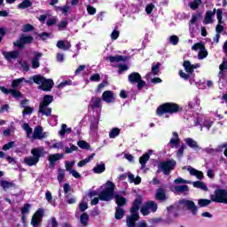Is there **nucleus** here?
Wrapping results in <instances>:
<instances>
[{
    "label": "nucleus",
    "instance_id": "nucleus-37",
    "mask_svg": "<svg viewBox=\"0 0 227 227\" xmlns=\"http://www.w3.org/2000/svg\"><path fill=\"white\" fill-rule=\"evenodd\" d=\"M72 133V128H68L67 124H62L61 129L59 131V135L60 137H65V134H71Z\"/></svg>",
    "mask_w": 227,
    "mask_h": 227
},
{
    "label": "nucleus",
    "instance_id": "nucleus-41",
    "mask_svg": "<svg viewBox=\"0 0 227 227\" xmlns=\"http://www.w3.org/2000/svg\"><path fill=\"white\" fill-rule=\"evenodd\" d=\"M189 31L192 38H194V36H196V32L198 31V25L194 23H189Z\"/></svg>",
    "mask_w": 227,
    "mask_h": 227
},
{
    "label": "nucleus",
    "instance_id": "nucleus-42",
    "mask_svg": "<svg viewBox=\"0 0 227 227\" xmlns=\"http://www.w3.org/2000/svg\"><path fill=\"white\" fill-rule=\"evenodd\" d=\"M32 5H33V3H31L29 0H24L22 3H20L18 5V8L20 10H26V8H31Z\"/></svg>",
    "mask_w": 227,
    "mask_h": 227
},
{
    "label": "nucleus",
    "instance_id": "nucleus-50",
    "mask_svg": "<svg viewBox=\"0 0 227 227\" xmlns=\"http://www.w3.org/2000/svg\"><path fill=\"white\" fill-rule=\"evenodd\" d=\"M198 203H199V206H200L201 207H208V205L212 203V200H207V199H200L198 200Z\"/></svg>",
    "mask_w": 227,
    "mask_h": 227
},
{
    "label": "nucleus",
    "instance_id": "nucleus-49",
    "mask_svg": "<svg viewBox=\"0 0 227 227\" xmlns=\"http://www.w3.org/2000/svg\"><path fill=\"white\" fill-rule=\"evenodd\" d=\"M31 210V204H25L21 208V215H28Z\"/></svg>",
    "mask_w": 227,
    "mask_h": 227
},
{
    "label": "nucleus",
    "instance_id": "nucleus-28",
    "mask_svg": "<svg viewBox=\"0 0 227 227\" xmlns=\"http://www.w3.org/2000/svg\"><path fill=\"white\" fill-rule=\"evenodd\" d=\"M184 143L189 146V148H192V150H200L201 148L198 145V142L196 140L187 137L184 139Z\"/></svg>",
    "mask_w": 227,
    "mask_h": 227
},
{
    "label": "nucleus",
    "instance_id": "nucleus-64",
    "mask_svg": "<svg viewBox=\"0 0 227 227\" xmlns=\"http://www.w3.org/2000/svg\"><path fill=\"white\" fill-rule=\"evenodd\" d=\"M150 209L147 207L146 204L141 207V214L144 215H148L150 214Z\"/></svg>",
    "mask_w": 227,
    "mask_h": 227
},
{
    "label": "nucleus",
    "instance_id": "nucleus-45",
    "mask_svg": "<svg viewBox=\"0 0 227 227\" xmlns=\"http://www.w3.org/2000/svg\"><path fill=\"white\" fill-rule=\"evenodd\" d=\"M145 205L147 206V207L151 212H157L158 207H157V203H155V201L150 200L146 202Z\"/></svg>",
    "mask_w": 227,
    "mask_h": 227
},
{
    "label": "nucleus",
    "instance_id": "nucleus-62",
    "mask_svg": "<svg viewBox=\"0 0 227 227\" xmlns=\"http://www.w3.org/2000/svg\"><path fill=\"white\" fill-rule=\"evenodd\" d=\"M78 147L70 144V147H66V153H73V152H77Z\"/></svg>",
    "mask_w": 227,
    "mask_h": 227
},
{
    "label": "nucleus",
    "instance_id": "nucleus-7",
    "mask_svg": "<svg viewBox=\"0 0 227 227\" xmlns=\"http://www.w3.org/2000/svg\"><path fill=\"white\" fill-rule=\"evenodd\" d=\"M183 67L186 73L180 70L179 75H180L181 79H184V81H187V79H191V77H192V73L194 72V69L200 68V64L192 65V64H191V61L184 60L183 63Z\"/></svg>",
    "mask_w": 227,
    "mask_h": 227
},
{
    "label": "nucleus",
    "instance_id": "nucleus-1",
    "mask_svg": "<svg viewBox=\"0 0 227 227\" xmlns=\"http://www.w3.org/2000/svg\"><path fill=\"white\" fill-rule=\"evenodd\" d=\"M90 109L93 111V114L90 117V129L91 132L98 130V122L100 121V114L102 113V99L93 97L89 104Z\"/></svg>",
    "mask_w": 227,
    "mask_h": 227
},
{
    "label": "nucleus",
    "instance_id": "nucleus-56",
    "mask_svg": "<svg viewBox=\"0 0 227 227\" xmlns=\"http://www.w3.org/2000/svg\"><path fill=\"white\" fill-rule=\"evenodd\" d=\"M23 130L27 132V137H29V136H31V134H33V129H31V127L29 126L28 123L23 124Z\"/></svg>",
    "mask_w": 227,
    "mask_h": 227
},
{
    "label": "nucleus",
    "instance_id": "nucleus-52",
    "mask_svg": "<svg viewBox=\"0 0 227 227\" xmlns=\"http://www.w3.org/2000/svg\"><path fill=\"white\" fill-rule=\"evenodd\" d=\"M58 181L59 184H61V182H63V180L65 179V169L59 168L58 170Z\"/></svg>",
    "mask_w": 227,
    "mask_h": 227
},
{
    "label": "nucleus",
    "instance_id": "nucleus-14",
    "mask_svg": "<svg viewBox=\"0 0 227 227\" xmlns=\"http://www.w3.org/2000/svg\"><path fill=\"white\" fill-rule=\"evenodd\" d=\"M33 42V36L21 35L20 38L13 43L14 47L18 49H24L25 45Z\"/></svg>",
    "mask_w": 227,
    "mask_h": 227
},
{
    "label": "nucleus",
    "instance_id": "nucleus-17",
    "mask_svg": "<svg viewBox=\"0 0 227 227\" xmlns=\"http://www.w3.org/2000/svg\"><path fill=\"white\" fill-rule=\"evenodd\" d=\"M23 84H33V77H30L28 80H27L24 77L15 79L12 82V88H22Z\"/></svg>",
    "mask_w": 227,
    "mask_h": 227
},
{
    "label": "nucleus",
    "instance_id": "nucleus-63",
    "mask_svg": "<svg viewBox=\"0 0 227 227\" xmlns=\"http://www.w3.org/2000/svg\"><path fill=\"white\" fill-rule=\"evenodd\" d=\"M87 12L89 15H95V13H97V9L92 5H87Z\"/></svg>",
    "mask_w": 227,
    "mask_h": 227
},
{
    "label": "nucleus",
    "instance_id": "nucleus-18",
    "mask_svg": "<svg viewBox=\"0 0 227 227\" xmlns=\"http://www.w3.org/2000/svg\"><path fill=\"white\" fill-rule=\"evenodd\" d=\"M102 100L106 104H114V102H116V95L111 90H106L102 94Z\"/></svg>",
    "mask_w": 227,
    "mask_h": 227
},
{
    "label": "nucleus",
    "instance_id": "nucleus-25",
    "mask_svg": "<svg viewBox=\"0 0 227 227\" xmlns=\"http://www.w3.org/2000/svg\"><path fill=\"white\" fill-rule=\"evenodd\" d=\"M153 151L149 150L147 153L143 154L139 158V164H141V169H145L146 168V162L150 160V156L152 155Z\"/></svg>",
    "mask_w": 227,
    "mask_h": 227
},
{
    "label": "nucleus",
    "instance_id": "nucleus-13",
    "mask_svg": "<svg viewBox=\"0 0 227 227\" xmlns=\"http://www.w3.org/2000/svg\"><path fill=\"white\" fill-rule=\"evenodd\" d=\"M175 166H176V161L174 160H168L167 161H161L159 163L158 168L160 171L164 173V175H169V173L175 169Z\"/></svg>",
    "mask_w": 227,
    "mask_h": 227
},
{
    "label": "nucleus",
    "instance_id": "nucleus-46",
    "mask_svg": "<svg viewBox=\"0 0 227 227\" xmlns=\"http://www.w3.org/2000/svg\"><path fill=\"white\" fill-rule=\"evenodd\" d=\"M168 43L171 45H178V42H180V38L177 35H170L168 38Z\"/></svg>",
    "mask_w": 227,
    "mask_h": 227
},
{
    "label": "nucleus",
    "instance_id": "nucleus-21",
    "mask_svg": "<svg viewBox=\"0 0 227 227\" xmlns=\"http://www.w3.org/2000/svg\"><path fill=\"white\" fill-rule=\"evenodd\" d=\"M172 192L175 194H189V186L186 184L184 185H176L172 188Z\"/></svg>",
    "mask_w": 227,
    "mask_h": 227
},
{
    "label": "nucleus",
    "instance_id": "nucleus-29",
    "mask_svg": "<svg viewBox=\"0 0 227 227\" xmlns=\"http://www.w3.org/2000/svg\"><path fill=\"white\" fill-rule=\"evenodd\" d=\"M186 169L187 171H189L190 175H192V176H196L199 180H202L203 172L199 171L191 166L186 167Z\"/></svg>",
    "mask_w": 227,
    "mask_h": 227
},
{
    "label": "nucleus",
    "instance_id": "nucleus-32",
    "mask_svg": "<svg viewBox=\"0 0 227 227\" xmlns=\"http://www.w3.org/2000/svg\"><path fill=\"white\" fill-rule=\"evenodd\" d=\"M58 49H61L62 51H69V49L72 47V44L70 43V41H58L57 43Z\"/></svg>",
    "mask_w": 227,
    "mask_h": 227
},
{
    "label": "nucleus",
    "instance_id": "nucleus-3",
    "mask_svg": "<svg viewBox=\"0 0 227 227\" xmlns=\"http://www.w3.org/2000/svg\"><path fill=\"white\" fill-rule=\"evenodd\" d=\"M180 111V106L175 103H166L160 106L156 113L158 116H164L165 118H169V114H175V113H178Z\"/></svg>",
    "mask_w": 227,
    "mask_h": 227
},
{
    "label": "nucleus",
    "instance_id": "nucleus-51",
    "mask_svg": "<svg viewBox=\"0 0 227 227\" xmlns=\"http://www.w3.org/2000/svg\"><path fill=\"white\" fill-rule=\"evenodd\" d=\"M201 19V14L196 13L192 15V20H190V24L198 25V20Z\"/></svg>",
    "mask_w": 227,
    "mask_h": 227
},
{
    "label": "nucleus",
    "instance_id": "nucleus-53",
    "mask_svg": "<svg viewBox=\"0 0 227 227\" xmlns=\"http://www.w3.org/2000/svg\"><path fill=\"white\" fill-rule=\"evenodd\" d=\"M227 75V71L224 69H220V72L218 74V82H221V81H225Z\"/></svg>",
    "mask_w": 227,
    "mask_h": 227
},
{
    "label": "nucleus",
    "instance_id": "nucleus-4",
    "mask_svg": "<svg viewBox=\"0 0 227 227\" xmlns=\"http://www.w3.org/2000/svg\"><path fill=\"white\" fill-rule=\"evenodd\" d=\"M98 194V198L101 201H111L114 198V184L111 181H107Z\"/></svg>",
    "mask_w": 227,
    "mask_h": 227
},
{
    "label": "nucleus",
    "instance_id": "nucleus-20",
    "mask_svg": "<svg viewBox=\"0 0 227 227\" xmlns=\"http://www.w3.org/2000/svg\"><path fill=\"white\" fill-rule=\"evenodd\" d=\"M179 145H180V137H178V133H176V131H174L172 133V137L167 146L168 148H178Z\"/></svg>",
    "mask_w": 227,
    "mask_h": 227
},
{
    "label": "nucleus",
    "instance_id": "nucleus-36",
    "mask_svg": "<svg viewBox=\"0 0 227 227\" xmlns=\"http://www.w3.org/2000/svg\"><path fill=\"white\" fill-rule=\"evenodd\" d=\"M107 59H109L111 63H120V61H127V57L121 55L109 56Z\"/></svg>",
    "mask_w": 227,
    "mask_h": 227
},
{
    "label": "nucleus",
    "instance_id": "nucleus-16",
    "mask_svg": "<svg viewBox=\"0 0 227 227\" xmlns=\"http://www.w3.org/2000/svg\"><path fill=\"white\" fill-rule=\"evenodd\" d=\"M43 214H45L43 208H39L38 211L34 214L31 220V224L33 227L40 226V223H42V219L43 218Z\"/></svg>",
    "mask_w": 227,
    "mask_h": 227
},
{
    "label": "nucleus",
    "instance_id": "nucleus-61",
    "mask_svg": "<svg viewBox=\"0 0 227 227\" xmlns=\"http://www.w3.org/2000/svg\"><path fill=\"white\" fill-rule=\"evenodd\" d=\"M80 212H85V210H88V202L85 200H82L79 205Z\"/></svg>",
    "mask_w": 227,
    "mask_h": 227
},
{
    "label": "nucleus",
    "instance_id": "nucleus-58",
    "mask_svg": "<svg viewBox=\"0 0 227 227\" xmlns=\"http://www.w3.org/2000/svg\"><path fill=\"white\" fill-rule=\"evenodd\" d=\"M155 75H150L149 81L153 83V84H160V82H162V80L159 77H154Z\"/></svg>",
    "mask_w": 227,
    "mask_h": 227
},
{
    "label": "nucleus",
    "instance_id": "nucleus-39",
    "mask_svg": "<svg viewBox=\"0 0 227 227\" xmlns=\"http://www.w3.org/2000/svg\"><path fill=\"white\" fill-rule=\"evenodd\" d=\"M193 187L196 189H201V191H208V187H207V184L201 181H195L192 183Z\"/></svg>",
    "mask_w": 227,
    "mask_h": 227
},
{
    "label": "nucleus",
    "instance_id": "nucleus-10",
    "mask_svg": "<svg viewBox=\"0 0 227 227\" xmlns=\"http://www.w3.org/2000/svg\"><path fill=\"white\" fill-rule=\"evenodd\" d=\"M115 201L118 206L115 211V219H123V215H125V210H123V208H121V207H123V205L127 203V200L121 195H116Z\"/></svg>",
    "mask_w": 227,
    "mask_h": 227
},
{
    "label": "nucleus",
    "instance_id": "nucleus-22",
    "mask_svg": "<svg viewBox=\"0 0 227 227\" xmlns=\"http://www.w3.org/2000/svg\"><path fill=\"white\" fill-rule=\"evenodd\" d=\"M3 56L5 58L7 61H12V59H17L20 56L19 51H2Z\"/></svg>",
    "mask_w": 227,
    "mask_h": 227
},
{
    "label": "nucleus",
    "instance_id": "nucleus-43",
    "mask_svg": "<svg viewBox=\"0 0 227 227\" xmlns=\"http://www.w3.org/2000/svg\"><path fill=\"white\" fill-rule=\"evenodd\" d=\"M88 221H90V215L87 213H83L80 216L81 224L83 226H88Z\"/></svg>",
    "mask_w": 227,
    "mask_h": 227
},
{
    "label": "nucleus",
    "instance_id": "nucleus-55",
    "mask_svg": "<svg viewBox=\"0 0 227 227\" xmlns=\"http://www.w3.org/2000/svg\"><path fill=\"white\" fill-rule=\"evenodd\" d=\"M167 210H168V214H173V212H176V211L180 210V206H178V204H174V205L167 207Z\"/></svg>",
    "mask_w": 227,
    "mask_h": 227
},
{
    "label": "nucleus",
    "instance_id": "nucleus-6",
    "mask_svg": "<svg viewBox=\"0 0 227 227\" xmlns=\"http://www.w3.org/2000/svg\"><path fill=\"white\" fill-rule=\"evenodd\" d=\"M32 82L35 84H41L39 90H43V91H51L52 86H54V81L52 79H47L42 75L32 76Z\"/></svg>",
    "mask_w": 227,
    "mask_h": 227
},
{
    "label": "nucleus",
    "instance_id": "nucleus-26",
    "mask_svg": "<svg viewBox=\"0 0 227 227\" xmlns=\"http://www.w3.org/2000/svg\"><path fill=\"white\" fill-rule=\"evenodd\" d=\"M155 198L158 201H166V200H168V196H166V190L162 187L158 188L155 193Z\"/></svg>",
    "mask_w": 227,
    "mask_h": 227
},
{
    "label": "nucleus",
    "instance_id": "nucleus-31",
    "mask_svg": "<svg viewBox=\"0 0 227 227\" xmlns=\"http://www.w3.org/2000/svg\"><path fill=\"white\" fill-rule=\"evenodd\" d=\"M160 68V63L153 64L152 71L145 75L146 81H150V75H157Z\"/></svg>",
    "mask_w": 227,
    "mask_h": 227
},
{
    "label": "nucleus",
    "instance_id": "nucleus-54",
    "mask_svg": "<svg viewBox=\"0 0 227 227\" xmlns=\"http://www.w3.org/2000/svg\"><path fill=\"white\" fill-rule=\"evenodd\" d=\"M0 185L3 187V189H4V191H6V189L13 187V183L8 181H1Z\"/></svg>",
    "mask_w": 227,
    "mask_h": 227
},
{
    "label": "nucleus",
    "instance_id": "nucleus-48",
    "mask_svg": "<svg viewBox=\"0 0 227 227\" xmlns=\"http://www.w3.org/2000/svg\"><path fill=\"white\" fill-rule=\"evenodd\" d=\"M77 145L79 148H82V150H90V144L84 140H79L77 142Z\"/></svg>",
    "mask_w": 227,
    "mask_h": 227
},
{
    "label": "nucleus",
    "instance_id": "nucleus-11",
    "mask_svg": "<svg viewBox=\"0 0 227 227\" xmlns=\"http://www.w3.org/2000/svg\"><path fill=\"white\" fill-rule=\"evenodd\" d=\"M178 205L179 207H182V208L189 210L192 215L198 214V206L192 200L183 199L178 201Z\"/></svg>",
    "mask_w": 227,
    "mask_h": 227
},
{
    "label": "nucleus",
    "instance_id": "nucleus-5",
    "mask_svg": "<svg viewBox=\"0 0 227 227\" xmlns=\"http://www.w3.org/2000/svg\"><path fill=\"white\" fill-rule=\"evenodd\" d=\"M31 153L33 156H27L24 159V163L27 166H36L40 161V157L45 153V150L43 147L34 148L31 150Z\"/></svg>",
    "mask_w": 227,
    "mask_h": 227
},
{
    "label": "nucleus",
    "instance_id": "nucleus-40",
    "mask_svg": "<svg viewBox=\"0 0 227 227\" xmlns=\"http://www.w3.org/2000/svg\"><path fill=\"white\" fill-rule=\"evenodd\" d=\"M94 157H95V153H91L89 157L85 158L84 160H81L78 163V168H83L85 164H88V162H91Z\"/></svg>",
    "mask_w": 227,
    "mask_h": 227
},
{
    "label": "nucleus",
    "instance_id": "nucleus-12",
    "mask_svg": "<svg viewBox=\"0 0 227 227\" xmlns=\"http://www.w3.org/2000/svg\"><path fill=\"white\" fill-rule=\"evenodd\" d=\"M128 81L129 82H130V84H137V90H143V88L146 86V82L143 81V79L141 78V74L137 72L131 73L128 76Z\"/></svg>",
    "mask_w": 227,
    "mask_h": 227
},
{
    "label": "nucleus",
    "instance_id": "nucleus-24",
    "mask_svg": "<svg viewBox=\"0 0 227 227\" xmlns=\"http://www.w3.org/2000/svg\"><path fill=\"white\" fill-rule=\"evenodd\" d=\"M46 133H43V129L42 126H37L34 129L33 138L34 139H43L46 137Z\"/></svg>",
    "mask_w": 227,
    "mask_h": 227
},
{
    "label": "nucleus",
    "instance_id": "nucleus-57",
    "mask_svg": "<svg viewBox=\"0 0 227 227\" xmlns=\"http://www.w3.org/2000/svg\"><path fill=\"white\" fill-rule=\"evenodd\" d=\"M50 148H54L57 150H63V148H65V145L63 144V142H57L52 144V145H51Z\"/></svg>",
    "mask_w": 227,
    "mask_h": 227
},
{
    "label": "nucleus",
    "instance_id": "nucleus-60",
    "mask_svg": "<svg viewBox=\"0 0 227 227\" xmlns=\"http://www.w3.org/2000/svg\"><path fill=\"white\" fill-rule=\"evenodd\" d=\"M66 86H72V80H65V81L61 82L58 85V88H66Z\"/></svg>",
    "mask_w": 227,
    "mask_h": 227
},
{
    "label": "nucleus",
    "instance_id": "nucleus-19",
    "mask_svg": "<svg viewBox=\"0 0 227 227\" xmlns=\"http://www.w3.org/2000/svg\"><path fill=\"white\" fill-rule=\"evenodd\" d=\"M186 120L189 121L190 127H198L201 121H203V115L202 114H196L192 115L190 118H186Z\"/></svg>",
    "mask_w": 227,
    "mask_h": 227
},
{
    "label": "nucleus",
    "instance_id": "nucleus-27",
    "mask_svg": "<svg viewBox=\"0 0 227 227\" xmlns=\"http://www.w3.org/2000/svg\"><path fill=\"white\" fill-rule=\"evenodd\" d=\"M215 9L207 12L203 22L205 24H212L214 22V17H215Z\"/></svg>",
    "mask_w": 227,
    "mask_h": 227
},
{
    "label": "nucleus",
    "instance_id": "nucleus-2",
    "mask_svg": "<svg viewBox=\"0 0 227 227\" xmlns=\"http://www.w3.org/2000/svg\"><path fill=\"white\" fill-rule=\"evenodd\" d=\"M139 207H141V198H137L130 208V215L127 217L128 227H136V222L139 221Z\"/></svg>",
    "mask_w": 227,
    "mask_h": 227
},
{
    "label": "nucleus",
    "instance_id": "nucleus-33",
    "mask_svg": "<svg viewBox=\"0 0 227 227\" xmlns=\"http://www.w3.org/2000/svg\"><path fill=\"white\" fill-rule=\"evenodd\" d=\"M106 171V163L100 162L97 163L96 166L93 168V173L96 175H100Z\"/></svg>",
    "mask_w": 227,
    "mask_h": 227
},
{
    "label": "nucleus",
    "instance_id": "nucleus-35",
    "mask_svg": "<svg viewBox=\"0 0 227 227\" xmlns=\"http://www.w3.org/2000/svg\"><path fill=\"white\" fill-rule=\"evenodd\" d=\"M200 130H203V127H205L206 129H209L212 125H214V121L207 119L204 115H203V119L200 123Z\"/></svg>",
    "mask_w": 227,
    "mask_h": 227
},
{
    "label": "nucleus",
    "instance_id": "nucleus-23",
    "mask_svg": "<svg viewBox=\"0 0 227 227\" xmlns=\"http://www.w3.org/2000/svg\"><path fill=\"white\" fill-rule=\"evenodd\" d=\"M60 159H63V153H55L49 155L48 160L50 162V168L52 169V168L56 166L57 160H59Z\"/></svg>",
    "mask_w": 227,
    "mask_h": 227
},
{
    "label": "nucleus",
    "instance_id": "nucleus-59",
    "mask_svg": "<svg viewBox=\"0 0 227 227\" xmlns=\"http://www.w3.org/2000/svg\"><path fill=\"white\" fill-rule=\"evenodd\" d=\"M75 165V161H66V170H67L69 173L73 171L72 169L74 166Z\"/></svg>",
    "mask_w": 227,
    "mask_h": 227
},
{
    "label": "nucleus",
    "instance_id": "nucleus-30",
    "mask_svg": "<svg viewBox=\"0 0 227 227\" xmlns=\"http://www.w3.org/2000/svg\"><path fill=\"white\" fill-rule=\"evenodd\" d=\"M43 56V54L40 52H35V57L31 60L32 63V68L36 69L40 67V59Z\"/></svg>",
    "mask_w": 227,
    "mask_h": 227
},
{
    "label": "nucleus",
    "instance_id": "nucleus-15",
    "mask_svg": "<svg viewBox=\"0 0 227 227\" xmlns=\"http://www.w3.org/2000/svg\"><path fill=\"white\" fill-rule=\"evenodd\" d=\"M192 51H199V59H205L208 56V51L205 48V45L201 43H197L192 46Z\"/></svg>",
    "mask_w": 227,
    "mask_h": 227
},
{
    "label": "nucleus",
    "instance_id": "nucleus-34",
    "mask_svg": "<svg viewBox=\"0 0 227 227\" xmlns=\"http://www.w3.org/2000/svg\"><path fill=\"white\" fill-rule=\"evenodd\" d=\"M198 106H200V100L198 99V98H195L192 101H190L188 103V105L184 107V110L186 113H188V111L194 109V107L196 106L198 107Z\"/></svg>",
    "mask_w": 227,
    "mask_h": 227
},
{
    "label": "nucleus",
    "instance_id": "nucleus-38",
    "mask_svg": "<svg viewBox=\"0 0 227 227\" xmlns=\"http://www.w3.org/2000/svg\"><path fill=\"white\" fill-rule=\"evenodd\" d=\"M128 180H129V184H135V185H139V184H141V177L137 176L135 178V176L132 173L128 174Z\"/></svg>",
    "mask_w": 227,
    "mask_h": 227
},
{
    "label": "nucleus",
    "instance_id": "nucleus-47",
    "mask_svg": "<svg viewBox=\"0 0 227 227\" xmlns=\"http://www.w3.org/2000/svg\"><path fill=\"white\" fill-rule=\"evenodd\" d=\"M186 148H187V146L185 145V144L181 145V146L179 147V149L176 152V157L178 159H182L184 157V152Z\"/></svg>",
    "mask_w": 227,
    "mask_h": 227
},
{
    "label": "nucleus",
    "instance_id": "nucleus-44",
    "mask_svg": "<svg viewBox=\"0 0 227 227\" xmlns=\"http://www.w3.org/2000/svg\"><path fill=\"white\" fill-rule=\"evenodd\" d=\"M120 129L114 128L109 132V137L110 139H114L115 137H118L120 136Z\"/></svg>",
    "mask_w": 227,
    "mask_h": 227
},
{
    "label": "nucleus",
    "instance_id": "nucleus-8",
    "mask_svg": "<svg viewBox=\"0 0 227 227\" xmlns=\"http://www.w3.org/2000/svg\"><path fill=\"white\" fill-rule=\"evenodd\" d=\"M54 100L52 96L46 95L43 97V102L39 106V113L43 116H51L52 108L49 107L51 103Z\"/></svg>",
    "mask_w": 227,
    "mask_h": 227
},
{
    "label": "nucleus",
    "instance_id": "nucleus-9",
    "mask_svg": "<svg viewBox=\"0 0 227 227\" xmlns=\"http://www.w3.org/2000/svg\"><path fill=\"white\" fill-rule=\"evenodd\" d=\"M211 201L215 203H224L227 205V190L216 189L214 194L210 195Z\"/></svg>",
    "mask_w": 227,
    "mask_h": 227
}]
</instances>
